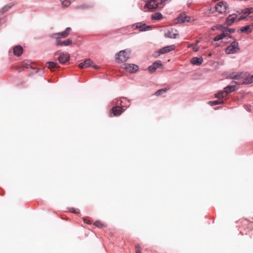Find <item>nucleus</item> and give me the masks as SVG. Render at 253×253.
I'll return each mask as SVG.
<instances>
[{
  "instance_id": "nucleus-1",
  "label": "nucleus",
  "mask_w": 253,
  "mask_h": 253,
  "mask_svg": "<svg viewBox=\"0 0 253 253\" xmlns=\"http://www.w3.org/2000/svg\"><path fill=\"white\" fill-rule=\"evenodd\" d=\"M114 104L120 105L114 107L111 109V113L113 114L114 116L121 115L125 109L123 110L122 108L126 107V108L130 106V100H128L126 97H121L120 99H115L113 101Z\"/></svg>"
},
{
  "instance_id": "nucleus-2",
  "label": "nucleus",
  "mask_w": 253,
  "mask_h": 253,
  "mask_svg": "<svg viewBox=\"0 0 253 253\" xmlns=\"http://www.w3.org/2000/svg\"><path fill=\"white\" fill-rule=\"evenodd\" d=\"M237 84L236 82L232 81L231 84L228 85L224 87V90H220L215 94V97L217 98H223L226 97L228 93L232 92L236 90Z\"/></svg>"
},
{
  "instance_id": "nucleus-3",
  "label": "nucleus",
  "mask_w": 253,
  "mask_h": 253,
  "mask_svg": "<svg viewBox=\"0 0 253 253\" xmlns=\"http://www.w3.org/2000/svg\"><path fill=\"white\" fill-rule=\"evenodd\" d=\"M71 30L70 27H67L63 32L50 34L49 37L54 39L55 42L60 41L61 39L67 38L69 35Z\"/></svg>"
},
{
  "instance_id": "nucleus-4",
  "label": "nucleus",
  "mask_w": 253,
  "mask_h": 253,
  "mask_svg": "<svg viewBox=\"0 0 253 253\" xmlns=\"http://www.w3.org/2000/svg\"><path fill=\"white\" fill-rule=\"evenodd\" d=\"M164 6V0H161L159 2L156 0H149L146 1L145 8H147L149 10H152L157 8H162Z\"/></svg>"
},
{
  "instance_id": "nucleus-5",
  "label": "nucleus",
  "mask_w": 253,
  "mask_h": 253,
  "mask_svg": "<svg viewBox=\"0 0 253 253\" xmlns=\"http://www.w3.org/2000/svg\"><path fill=\"white\" fill-rule=\"evenodd\" d=\"M129 55L130 51L129 50H121L116 54V59L118 62H124L129 58Z\"/></svg>"
},
{
  "instance_id": "nucleus-6",
  "label": "nucleus",
  "mask_w": 253,
  "mask_h": 253,
  "mask_svg": "<svg viewBox=\"0 0 253 253\" xmlns=\"http://www.w3.org/2000/svg\"><path fill=\"white\" fill-rule=\"evenodd\" d=\"M238 42L235 40L225 49V52L227 54H232L238 53L240 51Z\"/></svg>"
},
{
  "instance_id": "nucleus-7",
  "label": "nucleus",
  "mask_w": 253,
  "mask_h": 253,
  "mask_svg": "<svg viewBox=\"0 0 253 253\" xmlns=\"http://www.w3.org/2000/svg\"><path fill=\"white\" fill-rule=\"evenodd\" d=\"M215 10L219 13L223 14L229 12V6L224 1H219L215 5Z\"/></svg>"
},
{
  "instance_id": "nucleus-8",
  "label": "nucleus",
  "mask_w": 253,
  "mask_h": 253,
  "mask_svg": "<svg viewBox=\"0 0 253 253\" xmlns=\"http://www.w3.org/2000/svg\"><path fill=\"white\" fill-rule=\"evenodd\" d=\"M70 56L67 52H61L59 53L58 60L60 63L65 64L70 60Z\"/></svg>"
},
{
  "instance_id": "nucleus-9",
  "label": "nucleus",
  "mask_w": 253,
  "mask_h": 253,
  "mask_svg": "<svg viewBox=\"0 0 253 253\" xmlns=\"http://www.w3.org/2000/svg\"><path fill=\"white\" fill-rule=\"evenodd\" d=\"M191 20V17L187 16L185 13H182L179 16L175 19V23H182L184 22H189Z\"/></svg>"
},
{
  "instance_id": "nucleus-10",
  "label": "nucleus",
  "mask_w": 253,
  "mask_h": 253,
  "mask_svg": "<svg viewBox=\"0 0 253 253\" xmlns=\"http://www.w3.org/2000/svg\"><path fill=\"white\" fill-rule=\"evenodd\" d=\"M159 68H163V64L161 60H157L148 67V70L150 72L153 73Z\"/></svg>"
},
{
  "instance_id": "nucleus-11",
  "label": "nucleus",
  "mask_w": 253,
  "mask_h": 253,
  "mask_svg": "<svg viewBox=\"0 0 253 253\" xmlns=\"http://www.w3.org/2000/svg\"><path fill=\"white\" fill-rule=\"evenodd\" d=\"M139 67L133 64H127L125 65V69L126 72L130 73H135L138 71Z\"/></svg>"
},
{
  "instance_id": "nucleus-12",
  "label": "nucleus",
  "mask_w": 253,
  "mask_h": 253,
  "mask_svg": "<svg viewBox=\"0 0 253 253\" xmlns=\"http://www.w3.org/2000/svg\"><path fill=\"white\" fill-rule=\"evenodd\" d=\"M72 44V40L70 39H68L64 41H57L55 42V45L58 46H67Z\"/></svg>"
},
{
  "instance_id": "nucleus-13",
  "label": "nucleus",
  "mask_w": 253,
  "mask_h": 253,
  "mask_svg": "<svg viewBox=\"0 0 253 253\" xmlns=\"http://www.w3.org/2000/svg\"><path fill=\"white\" fill-rule=\"evenodd\" d=\"M237 18V14H230L226 18L225 22V24H226L227 26H231L235 21Z\"/></svg>"
},
{
  "instance_id": "nucleus-14",
  "label": "nucleus",
  "mask_w": 253,
  "mask_h": 253,
  "mask_svg": "<svg viewBox=\"0 0 253 253\" xmlns=\"http://www.w3.org/2000/svg\"><path fill=\"white\" fill-rule=\"evenodd\" d=\"M173 50H174V45H171L165 46L164 47H163V48L160 49L158 51V55L168 53V52H169L171 51H172Z\"/></svg>"
},
{
  "instance_id": "nucleus-15",
  "label": "nucleus",
  "mask_w": 253,
  "mask_h": 253,
  "mask_svg": "<svg viewBox=\"0 0 253 253\" xmlns=\"http://www.w3.org/2000/svg\"><path fill=\"white\" fill-rule=\"evenodd\" d=\"M136 28L138 29L140 31L143 32L152 29L150 26H147L145 24H142L141 23H137L136 24Z\"/></svg>"
},
{
  "instance_id": "nucleus-16",
  "label": "nucleus",
  "mask_w": 253,
  "mask_h": 253,
  "mask_svg": "<svg viewBox=\"0 0 253 253\" xmlns=\"http://www.w3.org/2000/svg\"><path fill=\"white\" fill-rule=\"evenodd\" d=\"M203 62V58L202 57H194L191 59V63L194 65L199 66Z\"/></svg>"
},
{
  "instance_id": "nucleus-17",
  "label": "nucleus",
  "mask_w": 253,
  "mask_h": 253,
  "mask_svg": "<svg viewBox=\"0 0 253 253\" xmlns=\"http://www.w3.org/2000/svg\"><path fill=\"white\" fill-rule=\"evenodd\" d=\"M92 61L90 59H86L83 62H81L79 64V67L80 68H85L88 67L91 65Z\"/></svg>"
},
{
  "instance_id": "nucleus-18",
  "label": "nucleus",
  "mask_w": 253,
  "mask_h": 253,
  "mask_svg": "<svg viewBox=\"0 0 253 253\" xmlns=\"http://www.w3.org/2000/svg\"><path fill=\"white\" fill-rule=\"evenodd\" d=\"M23 51V48L20 45H16L13 48V53L17 56H20Z\"/></svg>"
},
{
  "instance_id": "nucleus-19",
  "label": "nucleus",
  "mask_w": 253,
  "mask_h": 253,
  "mask_svg": "<svg viewBox=\"0 0 253 253\" xmlns=\"http://www.w3.org/2000/svg\"><path fill=\"white\" fill-rule=\"evenodd\" d=\"M14 5V3L11 2L4 6H3L0 11V14H2L6 11H7L9 9H10L12 6Z\"/></svg>"
},
{
  "instance_id": "nucleus-20",
  "label": "nucleus",
  "mask_w": 253,
  "mask_h": 253,
  "mask_svg": "<svg viewBox=\"0 0 253 253\" xmlns=\"http://www.w3.org/2000/svg\"><path fill=\"white\" fill-rule=\"evenodd\" d=\"M241 75L239 74H236L234 72L230 73L227 76V79L238 80L240 78Z\"/></svg>"
},
{
  "instance_id": "nucleus-21",
  "label": "nucleus",
  "mask_w": 253,
  "mask_h": 253,
  "mask_svg": "<svg viewBox=\"0 0 253 253\" xmlns=\"http://www.w3.org/2000/svg\"><path fill=\"white\" fill-rule=\"evenodd\" d=\"M238 13H243L244 14H249L251 13H252L253 12V8L250 7V8H246L245 9L242 10L241 12L238 11L237 12Z\"/></svg>"
},
{
  "instance_id": "nucleus-22",
  "label": "nucleus",
  "mask_w": 253,
  "mask_h": 253,
  "mask_svg": "<svg viewBox=\"0 0 253 253\" xmlns=\"http://www.w3.org/2000/svg\"><path fill=\"white\" fill-rule=\"evenodd\" d=\"M151 18L153 20H161L163 18V15L160 12H156L152 15Z\"/></svg>"
},
{
  "instance_id": "nucleus-23",
  "label": "nucleus",
  "mask_w": 253,
  "mask_h": 253,
  "mask_svg": "<svg viewBox=\"0 0 253 253\" xmlns=\"http://www.w3.org/2000/svg\"><path fill=\"white\" fill-rule=\"evenodd\" d=\"M226 37H227V36H226L225 33L224 32V31H223L222 34L218 35L216 36V37H215L213 39V41L215 42L219 41Z\"/></svg>"
},
{
  "instance_id": "nucleus-24",
  "label": "nucleus",
  "mask_w": 253,
  "mask_h": 253,
  "mask_svg": "<svg viewBox=\"0 0 253 253\" xmlns=\"http://www.w3.org/2000/svg\"><path fill=\"white\" fill-rule=\"evenodd\" d=\"M47 68L49 69H52V68H58L59 67V65L54 62H48L46 63Z\"/></svg>"
},
{
  "instance_id": "nucleus-25",
  "label": "nucleus",
  "mask_w": 253,
  "mask_h": 253,
  "mask_svg": "<svg viewBox=\"0 0 253 253\" xmlns=\"http://www.w3.org/2000/svg\"><path fill=\"white\" fill-rule=\"evenodd\" d=\"M218 100L211 101L209 102V104L212 106L218 104H221L224 103V101L221 99L222 98H218Z\"/></svg>"
},
{
  "instance_id": "nucleus-26",
  "label": "nucleus",
  "mask_w": 253,
  "mask_h": 253,
  "mask_svg": "<svg viewBox=\"0 0 253 253\" xmlns=\"http://www.w3.org/2000/svg\"><path fill=\"white\" fill-rule=\"evenodd\" d=\"M199 42V41H197L194 44H190L188 46V47H192L193 50L197 52L199 50V47L198 46V44Z\"/></svg>"
},
{
  "instance_id": "nucleus-27",
  "label": "nucleus",
  "mask_w": 253,
  "mask_h": 253,
  "mask_svg": "<svg viewBox=\"0 0 253 253\" xmlns=\"http://www.w3.org/2000/svg\"><path fill=\"white\" fill-rule=\"evenodd\" d=\"M240 31L242 33L248 32V33H250L252 32V30H250V25H247L245 27H242Z\"/></svg>"
},
{
  "instance_id": "nucleus-28",
  "label": "nucleus",
  "mask_w": 253,
  "mask_h": 253,
  "mask_svg": "<svg viewBox=\"0 0 253 253\" xmlns=\"http://www.w3.org/2000/svg\"><path fill=\"white\" fill-rule=\"evenodd\" d=\"M165 37L166 38H169L171 39L174 38V33H172V30H171V31H170L168 30V31H167L165 33Z\"/></svg>"
},
{
  "instance_id": "nucleus-29",
  "label": "nucleus",
  "mask_w": 253,
  "mask_h": 253,
  "mask_svg": "<svg viewBox=\"0 0 253 253\" xmlns=\"http://www.w3.org/2000/svg\"><path fill=\"white\" fill-rule=\"evenodd\" d=\"M169 89L168 88H162V89H160L159 90H158V91H157L155 93V94L157 96H159V95H162L164 93H166V91L168 90Z\"/></svg>"
},
{
  "instance_id": "nucleus-30",
  "label": "nucleus",
  "mask_w": 253,
  "mask_h": 253,
  "mask_svg": "<svg viewBox=\"0 0 253 253\" xmlns=\"http://www.w3.org/2000/svg\"><path fill=\"white\" fill-rule=\"evenodd\" d=\"M224 32L225 33L227 37L228 36L229 34L233 33L235 31V29L234 28H229L227 27H226L225 28V30H223Z\"/></svg>"
},
{
  "instance_id": "nucleus-31",
  "label": "nucleus",
  "mask_w": 253,
  "mask_h": 253,
  "mask_svg": "<svg viewBox=\"0 0 253 253\" xmlns=\"http://www.w3.org/2000/svg\"><path fill=\"white\" fill-rule=\"evenodd\" d=\"M253 82V75L247 77L245 79L244 83L245 84H251Z\"/></svg>"
},
{
  "instance_id": "nucleus-32",
  "label": "nucleus",
  "mask_w": 253,
  "mask_h": 253,
  "mask_svg": "<svg viewBox=\"0 0 253 253\" xmlns=\"http://www.w3.org/2000/svg\"><path fill=\"white\" fill-rule=\"evenodd\" d=\"M71 3V1L68 0H63L62 1V4L64 6H68Z\"/></svg>"
},
{
  "instance_id": "nucleus-33",
  "label": "nucleus",
  "mask_w": 253,
  "mask_h": 253,
  "mask_svg": "<svg viewBox=\"0 0 253 253\" xmlns=\"http://www.w3.org/2000/svg\"><path fill=\"white\" fill-rule=\"evenodd\" d=\"M91 7L90 5L82 4L77 6L78 8L85 9Z\"/></svg>"
},
{
  "instance_id": "nucleus-34",
  "label": "nucleus",
  "mask_w": 253,
  "mask_h": 253,
  "mask_svg": "<svg viewBox=\"0 0 253 253\" xmlns=\"http://www.w3.org/2000/svg\"><path fill=\"white\" fill-rule=\"evenodd\" d=\"M94 225L99 227H102L103 224L99 221H96L94 223Z\"/></svg>"
},
{
  "instance_id": "nucleus-35",
  "label": "nucleus",
  "mask_w": 253,
  "mask_h": 253,
  "mask_svg": "<svg viewBox=\"0 0 253 253\" xmlns=\"http://www.w3.org/2000/svg\"><path fill=\"white\" fill-rule=\"evenodd\" d=\"M70 211L71 212L76 213V214H79L80 213V211L79 209H74L73 208H71L70 209Z\"/></svg>"
},
{
  "instance_id": "nucleus-36",
  "label": "nucleus",
  "mask_w": 253,
  "mask_h": 253,
  "mask_svg": "<svg viewBox=\"0 0 253 253\" xmlns=\"http://www.w3.org/2000/svg\"><path fill=\"white\" fill-rule=\"evenodd\" d=\"M216 28L217 30H222V31H223V30H225V28H226V27H224L222 25H218L216 26Z\"/></svg>"
},
{
  "instance_id": "nucleus-37",
  "label": "nucleus",
  "mask_w": 253,
  "mask_h": 253,
  "mask_svg": "<svg viewBox=\"0 0 253 253\" xmlns=\"http://www.w3.org/2000/svg\"><path fill=\"white\" fill-rule=\"evenodd\" d=\"M135 248H136V253H141L140 250V246L139 245H137V246H136Z\"/></svg>"
},
{
  "instance_id": "nucleus-38",
  "label": "nucleus",
  "mask_w": 253,
  "mask_h": 253,
  "mask_svg": "<svg viewBox=\"0 0 253 253\" xmlns=\"http://www.w3.org/2000/svg\"><path fill=\"white\" fill-rule=\"evenodd\" d=\"M30 67H31V65L30 64H27V63L24 64L22 66L23 68H29Z\"/></svg>"
},
{
  "instance_id": "nucleus-39",
  "label": "nucleus",
  "mask_w": 253,
  "mask_h": 253,
  "mask_svg": "<svg viewBox=\"0 0 253 253\" xmlns=\"http://www.w3.org/2000/svg\"><path fill=\"white\" fill-rule=\"evenodd\" d=\"M246 18V16L242 15V16H240V17L237 19V21H241V20H243V19H245Z\"/></svg>"
},
{
  "instance_id": "nucleus-40",
  "label": "nucleus",
  "mask_w": 253,
  "mask_h": 253,
  "mask_svg": "<svg viewBox=\"0 0 253 253\" xmlns=\"http://www.w3.org/2000/svg\"><path fill=\"white\" fill-rule=\"evenodd\" d=\"M93 68L95 69H98L99 67V66L95 65V66H93Z\"/></svg>"
},
{
  "instance_id": "nucleus-41",
  "label": "nucleus",
  "mask_w": 253,
  "mask_h": 253,
  "mask_svg": "<svg viewBox=\"0 0 253 253\" xmlns=\"http://www.w3.org/2000/svg\"><path fill=\"white\" fill-rule=\"evenodd\" d=\"M84 222H85L86 223H87L88 224H91V223L89 221L86 222L85 219H84Z\"/></svg>"
},
{
  "instance_id": "nucleus-42",
  "label": "nucleus",
  "mask_w": 253,
  "mask_h": 253,
  "mask_svg": "<svg viewBox=\"0 0 253 253\" xmlns=\"http://www.w3.org/2000/svg\"><path fill=\"white\" fill-rule=\"evenodd\" d=\"M177 34L175 33V34H174V36H175V39H176V37H177Z\"/></svg>"
},
{
  "instance_id": "nucleus-43",
  "label": "nucleus",
  "mask_w": 253,
  "mask_h": 253,
  "mask_svg": "<svg viewBox=\"0 0 253 253\" xmlns=\"http://www.w3.org/2000/svg\"><path fill=\"white\" fill-rule=\"evenodd\" d=\"M228 37H229V38H233L232 37V36H229Z\"/></svg>"
},
{
  "instance_id": "nucleus-44",
  "label": "nucleus",
  "mask_w": 253,
  "mask_h": 253,
  "mask_svg": "<svg viewBox=\"0 0 253 253\" xmlns=\"http://www.w3.org/2000/svg\"><path fill=\"white\" fill-rule=\"evenodd\" d=\"M1 20H0V25L2 24Z\"/></svg>"
},
{
  "instance_id": "nucleus-45",
  "label": "nucleus",
  "mask_w": 253,
  "mask_h": 253,
  "mask_svg": "<svg viewBox=\"0 0 253 253\" xmlns=\"http://www.w3.org/2000/svg\"><path fill=\"white\" fill-rule=\"evenodd\" d=\"M58 54L57 52H55V55H56V54Z\"/></svg>"
},
{
  "instance_id": "nucleus-46",
  "label": "nucleus",
  "mask_w": 253,
  "mask_h": 253,
  "mask_svg": "<svg viewBox=\"0 0 253 253\" xmlns=\"http://www.w3.org/2000/svg\"><path fill=\"white\" fill-rule=\"evenodd\" d=\"M252 26H253V22L252 24Z\"/></svg>"
}]
</instances>
